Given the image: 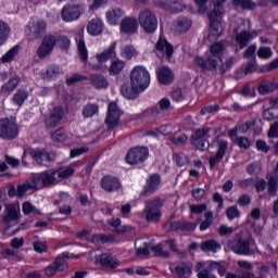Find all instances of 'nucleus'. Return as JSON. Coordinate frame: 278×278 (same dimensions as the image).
I'll return each mask as SVG.
<instances>
[{
	"instance_id": "nucleus-60",
	"label": "nucleus",
	"mask_w": 278,
	"mask_h": 278,
	"mask_svg": "<svg viewBox=\"0 0 278 278\" xmlns=\"http://www.w3.org/2000/svg\"><path fill=\"white\" fill-rule=\"evenodd\" d=\"M27 99V92L25 91H17L14 97H13V101L14 103H16L17 105H23V103H25V100Z\"/></svg>"
},
{
	"instance_id": "nucleus-2",
	"label": "nucleus",
	"mask_w": 278,
	"mask_h": 278,
	"mask_svg": "<svg viewBox=\"0 0 278 278\" xmlns=\"http://www.w3.org/2000/svg\"><path fill=\"white\" fill-rule=\"evenodd\" d=\"M55 45L60 47L63 51H66L71 47V39L66 36L55 37L53 35H46L41 41L40 47L37 49V55L40 60L48 58L50 53H53Z\"/></svg>"
},
{
	"instance_id": "nucleus-63",
	"label": "nucleus",
	"mask_w": 278,
	"mask_h": 278,
	"mask_svg": "<svg viewBox=\"0 0 278 278\" xmlns=\"http://www.w3.org/2000/svg\"><path fill=\"white\" fill-rule=\"evenodd\" d=\"M218 110H220V106L218 104H213V105L204 106L200 111V114L201 116H205V114H216Z\"/></svg>"
},
{
	"instance_id": "nucleus-1",
	"label": "nucleus",
	"mask_w": 278,
	"mask_h": 278,
	"mask_svg": "<svg viewBox=\"0 0 278 278\" xmlns=\"http://www.w3.org/2000/svg\"><path fill=\"white\" fill-rule=\"evenodd\" d=\"M223 51H225V43L223 41L211 45L206 59L201 56L195 59L197 66H200L202 71H216L218 62H223Z\"/></svg>"
},
{
	"instance_id": "nucleus-5",
	"label": "nucleus",
	"mask_w": 278,
	"mask_h": 278,
	"mask_svg": "<svg viewBox=\"0 0 278 278\" xmlns=\"http://www.w3.org/2000/svg\"><path fill=\"white\" fill-rule=\"evenodd\" d=\"M130 84L132 88H138L141 92L149 88L151 75L144 66H136L130 72Z\"/></svg>"
},
{
	"instance_id": "nucleus-28",
	"label": "nucleus",
	"mask_w": 278,
	"mask_h": 278,
	"mask_svg": "<svg viewBox=\"0 0 278 278\" xmlns=\"http://www.w3.org/2000/svg\"><path fill=\"white\" fill-rule=\"evenodd\" d=\"M101 187L106 192H114V190H118V188H121V180L113 176H105L101 180Z\"/></svg>"
},
{
	"instance_id": "nucleus-19",
	"label": "nucleus",
	"mask_w": 278,
	"mask_h": 278,
	"mask_svg": "<svg viewBox=\"0 0 278 278\" xmlns=\"http://www.w3.org/2000/svg\"><path fill=\"white\" fill-rule=\"evenodd\" d=\"M62 118H64V109L62 106H55L50 114L45 117V125L48 129H53V127H58V125L62 123Z\"/></svg>"
},
{
	"instance_id": "nucleus-25",
	"label": "nucleus",
	"mask_w": 278,
	"mask_h": 278,
	"mask_svg": "<svg viewBox=\"0 0 278 278\" xmlns=\"http://www.w3.org/2000/svg\"><path fill=\"white\" fill-rule=\"evenodd\" d=\"M157 78L160 84H163V86H168L169 84H173V80L175 79V74H173V71H170V67L163 66L160 67L157 71Z\"/></svg>"
},
{
	"instance_id": "nucleus-48",
	"label": "nucleus",
	"mask_w": 278,
	"mask_h": 278,
	"mask_svg": "<svg viewBox=\"0 0 278 278\" xmlns=\"http://www.w3.org/2000/svg\"><path fill=\"white\" fill-rule=\"evenodd\" d=\"M56 179H68V177H73V175H75V169H73L72 167H65L62 169L56 170Z\"/></svg>"
},
{
	"instance_id": "nucleus-10",
	"label": "nucleus",
	"mask_w": 278,
	"mask_h": 278,
	"mask_svg": "<svg viewBox=\"0 0 278 278\" xmlns=\"http://www.w3.org/2000/svg\"><path fill=\"white\" fill-rule=\"evenodd\" d=\"M139 25L147 34H153L157 29V16L149 9L139 12Z\"/></svg>"
},
{
	"instance_id": "nucleus-24",
	"label": "nucleus",
	"mask_w": 278,
	"mask_h": 278,
	"mask_svg": "<svg viewBox=\"0 0 278 278\" xmlns=\"http://www.w3.org/2000/svg\"><path fill=\"white\" fill-rule=\"evenodd\" d=\"M122 34L131 36L138 31V20L135 17H125L121 23Z\"/></svg>"
},
{
	"instance_id": "nucleus-57",
	"label": "nucleus",
	"mask_w": 278,
	"mask_h": 278,
	"mask_svg": "<svg viewBox=\"0 0 278 278\" xmlns=\"http://www.w3.org/2000/svg\"><path fill=\"white\" fill-rule=\"evenodd\" d=\"M52 140L54 142H64L66 140V132L64 131V128H59L52 134Z\"/></svg>"
},
{
	"instance_id": "nucleus-49",
	"label": "nucleus",
	"mask_w": 278,
	"mask_h": 278,
	"mask_svg": "<svg viewBox=\"0 0 278 278\" xmlns=\"http://www.w3.org/2000/svg\"><path fill=\"white\" fill-rule=\"evenodd\" d=\"M267 192L269 197H276L277 195V179L273 176L269 177L267 182Z\"/></svg>"
},
{
	"instance_id": "nucleus-20",
	"label": "nucleus",
	"mask_w": 278,
	"mask_h": 278,
	"mask_svg": "<svg viewBox=\"0 0 278 278\" xmlns=\"http://www.w3.org/2000/svg\"><path fill=\"white\" fill-rule=\"evenodd\" d=\"M173 45L168 42V40L160 37L156 45H155V53L157 58H164L166 56L167 60H170L173 58L174 53Z\"/></svg>"
},
{
	"instance_id": "nucleus-35",
	"label": "nucleus",
	"mask_w": 278,
	"mask_h": 278,
	"mask_svg": "<svg viewBox=\"0 0 278 278\" xmlns=\"http://www.w3.org/2000/svg\"><path fill=\"white\" fill-rule=\"evenodd\" d=\"M90 80L92 86L98 89L108 88V86H110V84L108 83V78H105V76L101 74H92L90 76Z\"/></svg>"
},
{
	"instance_id": "nucleus-30",
	"label": "nucleus",
	"mask_w": 278,
	"mask_h": 278,
	"mask_svg": "<svg viewBox=\"0 0 278 278\" xmlns=\"http://www.w3.org/2000/svg\"><path fill=\"white\" fill-rule=\"evenodd\" d=\"M87 31L90 36H101L103 34V21L93 18L87 25Z\"/></svg>"
},
{
	"instance_id": "nucleus-6",
	"label": "nucleus",
	"mask_w": 278,
	"mask_h": 278,
	"mask_svg": "<svg viewBox=\"0 0 278 278\" xmlns=\"http://www.w3.org/2000/svg\"><path fill=\"white\" fill-rule=\"evenodd\" d=\"M164 206V201L156 198L146 202V207L142 212V216L148 223H160L162 218V207Z\"/></svg>"
},
{
	"instance_id": "nucleus-33",
	"label": "nucleus",
	"mask_w": 278,
	"mask_h": 278,
	"mask_svg": "<svg viewBox=\"0 0 278 278\" xmlns=\"http://www.w3.org/2000/svg\"><path fill=\"white\" fill-rule=\"evenodd\" d=\"M190 27H192V20L188 17H179L175 25V31L176 34H186V31L190 30Z\"/></svg>"
},
{
	"instance_id": "nucleus-26",
	"label": "nucleus",
	"mask_w": 278,
	"mask_h": 278,
	"mask_svg": "<svg viewBox=\"0 0 278 278\" xmlns=\"http://www.w3.org/2000/svg\"><path fill=\"white\" fill-rule=\"evenodd\" d=\"M111 58H116V41H113L104 51L96 54V60L100 64L108 62Z\"/></svg>"
},
{
	"instance_id": "nucleus-47",
	"label": "nucleus",
	"mask_w": 278,
	"mask_h": 278,
	"mask_svg": "<svg viewBox=\"0 0 278 278\" xmlns=\"http://www.w3.org/2000/svg\"><path fill=\"white\" fill-rule=\"evenodd\" d=\"M20 81H21V78H18V76H14V77L10 78V80L7 84H4L2 86V90L4 92L15 90V88L18 86Z\"/></svg>"
},
{
	"instance_id": "nucleus-42",
	"label": "nucleus",
	"mask_w": 278,
	"mask_h": 278,
	"mask_svg": "<svg viewBox=\"0 0 278 278\" xmlns=\"http://www.w3.org/2000/svg\"><path fill=\"white\" fill-rule=\"evenodd\" d=\"M18 51H21V47L14 46L1 58V62H12V60H14L16 55H18Z\"/></svg>"
},
{
	"instance_id": "nucleus-21",
	"label": "nucleus",
	"mask_w": 278,
	"mask_h": 278,
	"mask_svg": "<svg viewBox=\"0 0 278 278\" xmlns=\"http://www.w3.org/2000/svg\"><path fill=\"white\" fill-rule=\"evenodd\" d=\"M160 184H162V178L159 174H152L147 180L143 191L141 192V197H151L157 188H160Z\"/></svg>"
},
{
	"instance_id": "nucleus-37",
	"label": "nucleus",
	"mask_w": 278,
	"mask_h": 278,
	"mask_svg": "<svg viewBox=\"0 0 278 278\" xmlns=\"http://www.w3.org/2000/svg\"><path fill=\"white\" fill-rule=\"evenodd\" d=\"M159 105L160 108H153L152 109V116H160V114H162V112H166V110H168L170 108V100L163 98L159 101Z\"/></svg>"
},
{
	"instance_id": "nucleus-59",
	"label": "nucleus",
	"mask_w": 278,
	"mask_h": 278,
	"mask_svg": "<svg viewBox=\"0 0 278 278\" xmlns=\"http://www.w3.org/2000/svg\"><path fill=\"white\" fill-rule=\"evenodd\" d=\"M257 71V61L255 58L252 61H249L243 71L244 75H251V73H255Z\"/></svg>"
},
{
	"instance_id": "nucleus-51",
	"label": "nucleus",
	"mask_w": 278,
	"mask_h": 278,
	"mask_svg": "<svg viewBox=\"0 0 278 278\" xmlns=\"http://www.w3.org/2000/svg\"><path fill=\"white\" fill-rule=\"evenodd\" d=\"M226 216L228 220H235V218H240V210L237 205L229 206L226 210Z\"/></svg>"
},
{
	"instance_id": "nucleus-56",
	"label": "nucleus",
	"mask_w": 278,
	"mask_h": 278,
	"mask_svg": "<svg viewBox=\"0 0 278 278\" xmlns=\"http://www.w3.org/2000/svg\"><path fill=\"white\" fill-rule=\"evenodd\" d=\"M109 225H111V227H114L117 233H125V231L129 229V227L118 228L121 227V218L109 219Z\"/></svg>"
},
{
	"instance_id": "nucleus-61",
	"label": "nucleus",
	"mask_w": 278,
	"mask_h": 278,
	"mask_svg": "<svg viewBox=\"0 0 278 278\" xmlns=\"http://www.w3.org/2000/svg\"><path fill=\"white\" fill-rule=\"evenodd\" d=\"M33 245H34V251H36V253H47V251H49V248L47 247V242L45 241H35Z\"/></svg>"
},
{
	"instance_id": "nucleus-22",
	"label": "nucleus",
	"mask_w": 278,
	"mask_h": 278,
	"mask_svg": "<svg viewBox=\"0 0 278 278\" xmlns=\"http://www.w3.org/2000/svg\"><path fill=\"white\" fill-rule=\"evenodd\" d=\"M31 156L39 164V166H46L49 168L53 164V156L47 150H33Z\"/></svg>"
},
{
	"instance_id": "nucleus-17",
	"label": "nucleus",
	"mask_w": 278,
	"mask_h": 278,
	"mask_svg": "<svg viewBox=\"0 0 278 278\" xmlns=\"http://www.w3.org/2000/svg\"><path fill=\"white\" fill-rule=\"evenodd\" d=\"M149 157V149L137 147L128 151L126 155L127 164H142Z\"/></svg>"
},
{
	"instance_id": "nucleus-27",
	"label": "nucleus",
	"mask_w": 278,
	"mask_h": 278,
	"mask_svg": "<svg viewBox=\"0 0 278 278\" xmlns=\"http://www.w3.org/2000/svg\"><path fill=\"white\" fill-rule=\"evenodd\" d=\"M170 271L176 273L179 278H188L190 275H192V265L188 263L172 265Z\"/></svg>"
},
{
	"instance_id": "nucleus-9",
	"label": "nucleus",
	"mask_w": 278,
	"mask_h": 278,
	"mask_svg": "<svg viewBox=\"0 0 278 278\" xmlns=\"http://www.w3.org/2000/svg\"><path fill=\"white\" fill-rule=\"evenodd\" d=\"M58 169H48L34 176L35 186H43V188H52L58 186L60 179L56 177Z\"/></svg>"
},
{
	"instance_id": "nucleus-15",
	"label": "nucleus",
	"mask_w": 278,
	"mask_h": 278,
	"mask_svg": "<svg viewBox=\"0 0 278 278\" xmlns=\"http://www.w3.org/2000/svg\"><path fill=\"white\" fill-rule=\"evenodd\" d=\"M207 134H210V128L198 129L191 136V144L198 149V151H206L210 149V141H207Z\"/></svg>"
},
{
	"instance_id": "nucleus-36",
	"label": "nucleus",
	"mask_w": 278,
	"mask_h": 278,
	"mask_svg": "<svg viewBox=\"0 0 278 278\" xmlns=\"http://www.w3.org/2000/svg\"><path fill=\"white\" fill-rule=\"evenodd\" d=\"M121 91L125 99H138V92H142L139 88H135L134 86L129 87L127 85H123Z\"/></svg>"
},
{
	"instance_id": "nucleus-7",
	"label": "nucleus",
	"mask_w": 278,
	"mask_h": 278,
	"mask_svg": "<svg viewBox=\"0 0 278 278\" xmlns=\"http://www.w3.org/2000/svg\"><path fill=\"white\" fill-rule=\"evenodd\" d=\"M205 264L198 263L195 265V270H198V278H216L214 276V270H217L218 275L223 277L225 273H227V267L220 264V262L211 261L208 262L207 266L205 267ZM204 268V269H203Z\"/></svg>"
},
{
	"instance_id": "nucleus-12",
	"label": "nucleus",
	"mask_w": 278,
	"mask_h": 278,
	"mask_svg": "<svg viewBox=\"0 0 278 278\" xmlns=\"http://www.w3.org/2000/svg\"><path fill=\"white\" fill-rule=\"evenodd\" d=\"M18 136V125L15 121L2 118L0 119V138L2 140H14Z\"/></svg>"
},
{
	"instance_id": "nucleus-16",
	"label": "nucleus",
	"mask_w": 278,
	"mask_h": 278,
	"mask_svg": "<svg viewBox=\"0 0 278 278\" xmlns=\"http://www.w3.org/2000/svg\"><path fill=\"white\" fill-rule=\"evenodd\" d=\"M88 260L90 262H100L101 266H104V268L114 269L121 266V262H118V258H116V256H112L110 254H102L99 258L96 251L89 253Z\"/></svg>"
},
{
	"instance_id": "nucleus-18",
	"label": "nucleus",
	"mask_w": 278,
	"mask_h": 278,
	"mask_svg": "<svg viewBox=\"0 0 278 278\" xmlns=\"http://www.w3.org/2000/svg\"><path fill=\"white\" fill-rule=\"evenodd\" d=\"M123 115V111L118 108L116 102H111L108 106V114L105 118V123L109 126V129H114L116 125H118V121H121V116Z\"/></svg>"
},
{
	"instance_id": "nucleus-54",
	"label": "nucleus",
	"mask_w": 278,
	"mask_h": 278,
	"mask_svg": "<svg viewBox=\"0 0 278 278\" xmlns=\"http://www.w3.org/2000/svg\"><path fill=\"white\" fill-rule=\"evenodd\" d=\"M34 186L29 181L24 182L23 185L17 186V197L21 199L27 194V190H31Z\"/></svg>"
},
{
	"instance_id": "nucleus-3",
	"label": "nucleus",
	"mask_w": 278,
	"mask_h": 278,
	"mask_svg": "<svg viewBox=\"0 0 278 278\" xmlns=\"http://www.w3.org/2000/svg\"><path fill=\"white\" fill-rule=\"evenodd\" d=\"M225 3H227V0H216L213 10L207 14L210 20L208 36L211 38H220L223 36L224 28L220 17L225 14Z\"/></svg>"
},
{
	"instance_id": "nucleus-64",
	"label": "nucleus",
	"mask_w": 278,
	"mask_h": 278,
	"mask_svg": "<svg viewBox=\"0 0 278 278\" xmlns=\"http://www.w3.org/2000/svg\"><path fill=\"white\" fill-rule=\"evenodd\" d=\"M267 136L268 138H278V122L270 125Z\"/></svg>"
},
{
	"instance_id": "nucleus-44",
	"label": "nucleus",
	"mask_w": 278,
	"mask_h": 278,
	"mask_svg": "<svg viewBox=\"0 0 278 278\" xmlns=\"http://www.w3.org/2000/svg\"><path fill=\"white\" fill-rule=\"evenodd\" d=\"M114 241V236L112 235H94L92 237L93 244H108V242Z\"/></svg>"
},
{
	"instance_id": "nucleus-29",
	"label": "nucleus",
	"mask_w": 278,
	"mask_h": 278,
	"mask_svg": "<svg viewBox=\"0 0 278 278\" xmlns=\"http://www.w3.org/2000/svg\"><path fill=\"white\" fill-rule=\"evenodd\" d=\"M64 73L60 66L58 65H50L48 66L42 73V78L46 79L47 81H53V79H58L60 75Z\"/></svg>"
},
{
	"instance_id": "nucleus-55",
	"label": "nucleus",
	"mask_w": 278,
	"mask_h": 278,
	"mask_svg": "<svg viewBox=\"0 0 278 278\" xmlns=\"http://www.w3.org/2000/svg\"><path fill=\"white\" fill-rule=\"evenodd\" d=\"M214 214L212 212L205 213V220L201 223L200 225V231H205V229H210L212 226V218Z\"/></svg>"
},
{
	"instance_id": "nucleus-41",
	"label": "nucleus",
	"mask_w": 278,
	"mask_h": 278,
	"mask_svg": "<svg viewBox=\"0 0 278 278\" xmlns=\"http://www.w3.org/2000/svg\"><path fill=\"white\" fill-rule=\"evenodd\" d=\"M123 68H125V61L115 60L111 63L109 67V73L110 75H119V73L123 72Z\"/></svg>"
},
{
	"instance_id": "nucleus-4",
	"label": "nucleus",
	"mask_w": 278,
	"mask_h": 278,
	"mask_svg": "<svg viewBox=\"0 0 278 278\" xmlns=\"http://www.w3.org/2000/svg\"><path fill=\"white\" fill-rule=\"evenodd\" d=\"M254 240L252 238H242V232L235 235L227 242V247L231 249L233 253L237 255H253V250H251V245L254 244Z\"/></svg>"
},
{
	"instance_id": "nucleus-62",
	"label": "nucleus",
	"mask_w": 278,
	"mask_h": 278,
	"mask_svg": "<svg viewBox=\"0 0 278 278\" xmlns=\"http://www.w3.org/2000/svg\"><path fill=\"white\" fill-rule=\"evenodd\" d=\"M136 55V49H134L132 46H126L122 50V58H125L126 60H131Z\"/></svg>"
},
{
	"instance_id": "nucleus-23",
	"label": "nucleus",
	"mask_w": 278,
	"mask_h": 278,
	"mask_svg": "<svg viewBox=\"0 0 278 278\" xmlns=\"http://www.w3.org/2000/svg\"><path fill=\"white\" fill-rule=\"evenodd\" d=\"M253 38H257V30H242L236 35V42L239 45L240 49H244L249 47V42H251Z\"/></svg>"
},
{
	"instance_id": "nucleus-53",
	"label": "nucleus",
	"mask_w": 278,
	"mask_h": 278,
	"mask_svg": "<svg viewBox=\"0 0 278 278\" xmlns=\"http://www.w3.org/2000/svg\"><path fill=\"white\" fill-rule=\"evenodd\" d=\"M257 55L261 60H270V58H273V49L268 47H261L257 50Z\"/></svg>"
},
{
	"instance_id": "nucleus-58",
	"label": "nucleus",
	"mask_w": 278,
	"mask_h": 278,
	"mask_svg": "<svg viewBox=\"0 0 278 278\" xmlns=\"http://www.w3.org/2000/svg\"><path fill=\"white\" fill-rule=\"evenodd\" d=\"M169 142H172V144H176L177 147L179 144H186V142H188V136L186 134H181L179 137L172 136L169 137Z\"/></svg>"
},
{
	"instance_id": "nucleus-11",
	"label": "nucleus",
	"mask_w": 278,
	"mask_h": 278,
	"mask_svg": "<svg viewBox=\"0 0 278 278\" xmlns=\"http://www.w3.org/2000/svg\"><path fill=\"white\" fill-rule=\"evenodd\" d=\"M21 220V206L18 204H5L3 224L8 229L18 225Z\"/></svg>"
},
{
	"instance_id": "nucleus-32",
	"label": "nucleus",
	"mask_w": 278,
	"mask_h": 278,
	"mask_svg": "<svg viewBox=\"0 0 278 278\" xmlns=\"http://www.w3.org/2000/svg\"><path fill=\"white\" fill-rule=\"evenodd\" d=\"M123 9L112 8L106 12V21L109 25H118L121 18H123Z\"/></svg>"
},
{
	"instance_id": "nucleus-8",
	"label": "nucleus",
	"mask_w": 278,
	"mask_h": 278,
	"mask_svg": "<svg viewBox=\"0 0 278 278\" xmlns=\"http://www.w3.org/2000/svg\"><path fill=\"white\" fill-rule=\"evenodd\" d=\"M47 31V22L45 20L31 18L25 29L28 40H39Z\"/></svg>"
},
{
	"instance_id": "nucleus-46",
	"label": "nucleus",
	"mask_w": 278,
	"mask_h": 278,
	"mask_svg": "<svg viewBox=\"0 0 278 278\" xmlns=\"http://www.w3.org/2000/svg\"><path fill=\"white\" fill-rule=\"evenodd\" d=\"M78 54L81 62L88 61V49L86 48V42L81 38L78 41Z\"/></svg>"
},
{
	"instance_id": "nucleus-31",
	"label": "nucleus",
	"mask_w": 278,
	"mask_h": 278,
	"mask_svg": "<svg viewBox=\"0 0 278 278\" xmlns=\"http://www.w3.org/2000/svg\"><path fill=\"white\" fill-rule=\"evenodd\" d=\"M172 231H194L197 224L192 222L179 220L170 224Z\"/></svg>"
},
{
	"instance_id": "nucleus-40",
	"label": "nucleus",
	"mask_w": 278,
	"mask_h": 278,
	"mask_svg": "<svg viewBox=\"0 0 278 278\" xmlns=\"http://www.w3.org/2000/svg\"><path fill=\"white\" fill-rule=\"evenodd\" d=\"M22 212L26 216H29V214H34L35 216H42V212L40 210L36 208L34 204L30 202H24L22 205Z\"/></svg>"
},
{
	"instance_id": "nucleus-52",
	"label": "nucleus",
	"mask_w": 278,
	"mask_h": 278,
	"mask_svg": "<svg viewBox=\"0 0 278 278\" xmlns=\"http://www.w3.org/2000/svg\"><path fill=\"white\" fill-rule=\"evenodd\" d=\"M151 251L154 252V255H156V257H168L170 255L168 251L164 250V245L162 243L152 247Z\"/></svg>"
},
{
	"instance_id": "nucleus-50",
	"label": "nucleus",
	"mask_w": 278,
	"mask_h": 278,
	"mask_svg": "<svg viewBox=\"0 0 278 278\" xmlns=\"http://www.w3.org/2000/svg\"><path fill=\"white\" fill-rule=\"evenodd\" d=\"M258 94H270V92H273V83L270 81H262L258 85Z\"/></svg>"
},
{
	"instance_id": "nucleus-34",
	"label": "nucleus",
	"mask_w": 278,
	"mask_h": 278,
	"mask_svg": "<svg viewBox=\"0 0 278 278\" xmlns=\"http://www.w3.org/2000/svg\"><path fill=\"white\" fill-rule=\"evenodd\" d=\"M222 247L216 240H206L201 243V251L204 253H218Z\"/></svg>"
},
{
	"instance_id": "nucleus-38",
	"label": "nucleus",
	"mask_w": 278,
	"mask_h": 278,
	"mask_svg": "<svg viewBox=\"0 0 278 278\" xmlns=\"http://www.w3.org/2000/svg\"><path fill=\"white\" fill-rule=\"evenodd\" d=\"M165 10H169L170 12H184L186 10V7L181 1L178 0H169L164 3Z\"/></svg>"
},
{
	"instance_id": "nucleus-39",
	"label": "nucleus",
	"mask_w": 278,
	"mask_h": 278,
	"mask_svg": "<svg viewBox=\"0 0 278 278\" xmlns=\"http://www.w3.org/2000/svg\"><path fill=\"white\" fill-rule=\"evenodd\" d=\"M96 114H99V105L88 103L83 108V116L84 118H92Z\"/></svg>"
},
{
	"instance_id": "nucleus-13",
	"label": "nucleus",
	"mask_w": 278,
	"mask_h": 278,
	"mask_svg": "<svg viewBox=\"0 0 278 278\" xmlns=\"http://www.w3.org/2000/svg\"><path fill=\"white\" fill-rule=\"evenodd\" d=\"M68 257H71L68 256V252H64L62 255L56 256L53 264L43 269L45 275H47V277H55L56 273H64V270L68 268V264L66 263Z\"/></svg>"
},
{
	"instance_id": "nucleus-43",
	"label": "nucleus",
	"mask_w": 278,
	"mask_h": 278,
	"mask_svg": "<svg viewBox=\"0 0 278 278\" xmlns=\"http://www.w3.org/2000/svg\"><path fill=\"white\" fill-rule=\"evenodd\" d=\"M217 147V155H220L222 157H225L227 155V149H229V141L225 139H219L216 142Z\"/></svg>"
},
{
	"instance_id": "nucleus-45",
	"label": "nucleus",
	"mask_w": 278,
	"mask_h": 278,
	"mask_svg": "<svg viewBox=\"0 0 278 278\" xmlns=\"http://www.w3.org/2000/svg\"><path fill=\"white\" fill-rule=\"evenodd\" d=\"M8 36H10V26L5 22L0 21V47L5 43Z\"/></svg>"
},
{
	"instance_id": "nucleus-14",
	"label": "nucleus",
	"mask_w": 278,
	"mask_h": 278,
	"mask_svg": "<svg viewBox=\"0 0 278 278\" xmlns=\"http://www.w3.org/2000/svg\"><path fill=\"white\" fill-rule=\"evenodd\" d=\"M83 12H86V9L81 4H66L62 9L61 16L65 23H73V21H78Z\"/></svg>"
}]
</instances>
